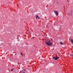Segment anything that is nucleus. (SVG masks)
I'll list each match as a JSON object with an SVG mask.
<instances>
[{
  "label": "nucleus",
  "instance_id": "2eb2a0df",
  "mask_svg": "<svg viewBox=\"0 0 73 73\" xmlns=\"http://www.w3.org/2000/svg\"><path fill=\"white\" fill-rule=\"evenodd\" d=\"M15 55H16V54H15Z\"/></svg>",
  "mask_w": 73,
  "mask_h": 73
},
{
  "label": "nucleus",
  "instance_id": "f8f14e48",
  "mask_svg": "<svg viewBox=\"0 0 73 73\" xmlns=\"http://www.w3.org/2000/svg\"><path fill=\"white\" fill-rule=\"evenodd\" d=\"M68 15H69H69H70L71 14H70V13H68Z\"/></svg>",
  "mask_w": 73,
  "mask_h": 73
},
{
  "label": "nucleus",
  "instance_id": "1a4fd4ad",
  "mask_svg": "<svg viewBox=\"0 0 73 73\" xmlns=\"http://www.w3.org/2000/svg\"><path fill=\"white\" fill-rule=\"evenodd\" d=\"M21 55H22V56H23V53H22V52L21 53Z\"/></svg>",
  "mask_w": 73,
  "mask_h": 73
},
{
  "label": "nucleus",
  "instance_id": "423d86ee",
  "mask_svg": "<svg viewBox=\"0 0 73 73\" xmlns=\"http://www.w3.org/2000/svg\"><path fill=\"white\" fill-rule=\"evenodd\" d=\"M60 44L61 45H63V43H62V42H60Z\"/></svg>",
  "mask_w": 73,
  "mask_h": 73
},
{
  "label": "nucleus",
  "instance_id": "0eeeda50",
  "mask_svg": "<svg viewBox=\"0 0 73 73\" xmlns=\"http://www.w3.org/2000/svg\"><path fill=\"white\" fill-rule=\"evenodd\" d=\"M13 69H11V72H12V71H13Z\"/></svg>",
  "mask_w": 73,
  "mask_h": 73
},
{
  "label": "nucleus",
  "instance_id": "4468645a",
  "mask_svg": "<svg viewBox=\"0 0 73 73\" xmlns=\"http://www.w3.org/2000/svg\"><path fill=\"white\" fill-rule=\"evenodd\" d=\"M17 39H18V38H19L17 37Z\"/></svg>",
  "mask_w": 73,
  "mask_h": 73
},
{
  "label": "nucleus",
  "instance_id": "dca6fc26",
  "mask_svg": "<svg viewBox=\"0 0 73 73\" xmlns=\"http://www.w3.org/2000/svg\"><path fill=\"white\" fill-rule=\"evenodd\" d=\"M43 32V31H42V32Z\"/></svg>",
  "mask_w": 73,
  "mask_h": 73
},
{
  "label": "nucleus",
  "instance_id": "9b49d317",
  "mask_svg": "<svg viewBox=\"0 0 73 73\" xmlns=\"http://www.w3.org/2000/svg\"><path fill=\"white\" fill-rule=\"evenodd\" d=\"M20 72H23V70H22V71H21Z\"/></svg>",
  "mask_w": 73,
  "mask_h": 73
},
{
  "label": "nucleus",
  "instance_id": "39448f33",
  "mask_svg": "<svg viewBox=\"0 0 73 73\" xmlns=\"http://www.w3.org/2000/svg\"><path fill=\"white\" fill-rule=\"evenodd\" d=\"M71 42H72V43H73V40L72 39L71 40Z\"/></svg>",
  "mask_w": 73,
  "mask_h": 73
},
{
  "label": "nucleus",
  "instance_id": "9d476101",
  "mask_svg": "<svg viewBox=\"0 0 73 73\" xmlns=\"http://www.w3.org/2000/svg\"><path fill=\"white\" fill-rule=\"evenodd\" d=\"M70 56H73V54H71L70 55Z\"/></svg>",
  "mask_w": 73,
  "mask_h": 73
},
{
  "label": "nucleus",
  "instance_id": "f03ea898",
  "mask_svg": "<svg viewBox=\"0 0 73 73\" xmlns=\"http://www.w3.org/2000/svg\"><path fill=\"white\" fill-rule=\"evenodd\" d=\"M60 58L59 57H53V58L54 59V60H58V59Z\"/></svg>",
  "mask_w": 73,
  "mask_h": 73
},
{
  "label": "nucleus",
  "instance_id": "ddd939ff",
  "mask_svg": "<svg viewBox=\"0 0 73 73\" xmlns=\"http://www.w3.org/2000/svg\"><path fill=\"white\" fill-rule=\"evenodd\" d=\"M33 38H34L33 37Z\"/></svg>",
  "mask_w": 73,
  "mask_h": 73
},
{
  "label": "nucleus",
  "instance_id": "7ed1b4c3",
  "mask_svg": "<svg viewBox=\"0 0 73 73\" xmlns=\"http://www.w3.org/2000/svg\"><path fill=\"white\" fill-rule=\"evenodd\" d=\"M54 13L55 14L56 16H57L58 15V12H57L56 11H54Z\"/></svg>",
  "mask_w": 73,
  "mask_h": 73
},
{
  "label": "nucleus",
  "instance_id": "6e6552de",
  "mask_svg": "<svg viewBox=\"0 0 73 73\" xmlns=\"http://www.w3.org/2000/svg\"><path fill=\"white\" fill-rule=\"evenodd\" d=\"M68 5H66V8H68Z\"/></svg>",
  "mask_w": 73,
  "mask_h": 73
},
{
  "label": "nucleus",
  "instance_id": "20e7f679",
  "mask_svg": "<svg viewBox=\"0 0 73 73\" xmlns=\"http://www.w3.org/2000/svg\"><path fill=\"white\" fill-rule=\"evenodd\" d=\"M36 19H40V18L39 17H38V15H36Z\"/></svg>",
  "mask_w": 73,
  "mask_h": 73
},
{
  "label": "nucleus",
  "instance_id": "f257e3e1",
  "mask_svg": "<svg viewBox=\"0 0 73 73\" xmlns=\"http://www.w3.org/2000/svg\"><path fill=\"white\" fill-rule=\"evenodd\" d=\"M51 41L49 39H48L46 40L45 42L46 44L48 46H51L53 44V42H51Z\"/></svg>",
  "mask_w": 73,
  "mask_h": 73
},
{
  "label": "nucleus",
  "instance_id": "f3484780",
  "mask_svg": "<svg viewBox=\"0 0 73 73\" xmlns=\"http://www.w3.org/2000/svg\"><path fill=\"white\" fill-rule=\"evenodd\" d=\"M71 15H72V14H71Z\"/></svg>",
  "mask_w": 73,
  "mask_h": 73
}]
</instances>
